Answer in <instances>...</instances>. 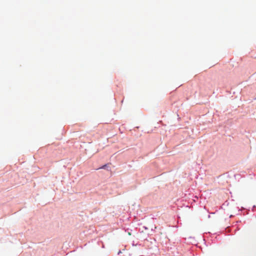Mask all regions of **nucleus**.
Wrapping results in <instances>:
<instances>
[{"label":"nucleus","instance_id":"f257e3e1","mask_svg":"<svg viewBox=\"0 0 256 256\" xmlns=\"http://www.w3.org/2000/svg\"><path fill=\"white\" fill-rule=\"evenodd\" d=\"M106 166H103L102 167V168H104V167H105Z\"/></svg>","mask_w":256,"mask_h":256}]
</instances>
